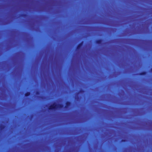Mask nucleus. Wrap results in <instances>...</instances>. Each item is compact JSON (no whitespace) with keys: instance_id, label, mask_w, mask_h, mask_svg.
Here are the masks:
<instances>
[{"instance_id":"6e6552de","label":"nucleus","mask_w":152,"mask_h":152,"mask_svg":"<svg viewBox=\"0 0 152 152\" xmlns=\"http://www.w3.org/2000/svg\"><path fill=\"white\" fill-rule=\"evenodd\" d=\"M80 92L81 93H83L84 92V91L83 89H81L80 90Z\"/></svg>"},{"instance_id":"20e7f679","label":"nucleus","mask_w":152,"mask_h":152,"mask_svg":"<svg viewBox=\"0 0 152 152\" xmlns=\"http://www.w3.org/2000/svg\"><path fill=\"white\" fill-rule=\"evenodd\" d=\"M102 42V39H100L98 40H97L96 41V44H101Z\"/></svg>"},{"instance_id":"7ed1b4c3","label":"nucleus","mask_w":152,"mask_h":152,"mask_svg":"<svg viewBox=\"0 0 152 152\" xmlns=\"http://www.w3.org/2000/svg\"><path fill=\"white\" fill-rule=\"evenodd\" d=\"M83 42L82 41L77 46V50H79L80 48L81 47V46L83 45Z\"/></svg>"},{"instance_id":"9d476101","label":"nucleus","mask_w":152,"mask_h":152,"mask_svg":"<svg viewBox=\"0 0 152 152\" xmlns=\"http://www.w3.org/2000/svg\"><path fill=\"white\" fill-rule=\"evenodd\" d=\"M36 94H39V91H37L36 92Z\"/></svg>"},{"instance_id":"f8f14e48","label":"nucleus","mask_w":152,"mask_h":152,"mask_svg":"<svg viewBox=\"0 0 152 152\" xmlns=\"http://www.w3.org/2000/svg\"><path fill=\"white\" fill-rule=\"evenodd\" d=\"M151 71L152 72V68L151 69Z\"/></svg>"},{"instance_id":"0eeeda50","label":"nucleus","mask_w":152,"mask_h":152,"mask_svg":"<svg viewBox=\"0 0 152 152\" xmlns=\"http://www.w3.org/2000/svg\"><path fill=\"white\" fill-rule=\"evenodd\" d=\"M31 94L30 92H27L25 94V96H29Z\"/></svg>"},{"instance_id":"f03ea898","label":"nucleus","mask_w":152,"mask_h":152,"mask_svg":"<svg viewBox=\"0 0 152 152\" xmlns=\"http://www.w3.org/2000/svg\"><path fill=\"white\" fill-rule=\"evenodd\" d=\"M71 104V102L69 101H67L66 103V105L64 108H68Z\"/></svg>"},{"instance_id":"423d86ee","label":"nucleus","mask_w":152,"mask_h":152,"mask_svg":"<svg viewBox=\"0 0 152 152\" xmlns=\"http://www.w3.org/2000/svg\"><path fill=\"white\" fill-rule=\"evenodd\" d=\"M5 127V126L4 125H1L0 126V130L1 131Z\"/></svg>"},{"instance_id":"39448f33","label":"nucleus","mask_w":152,"mask_h":152,"mask_svg":"<svg viewBox=\"0 0 152 152\" xmlns=\"http://www.w3.org/2000/svg\"><path fill=\"white\" fill-rule=\"evenodd\" d=\"M146 72L145 71H143L140 72L139 73V75H145L146 74Z\"/></svg>"},{"instance_id":"f257e3e1","label":"nucleus","mask_w":152,"mask_h":152,"mask_svg":"<svg viewBox=\"0 0 152 152\" xmlns=\"http://www.w3.org/2000/svg\"><path fill=\"white\" fill-rule=\"evenodd\" d=\"M63 107V105L62 104H56L54 103L49 107L48 109L50 110H56L58 108H61Z\"/></svg>"},{"instance_id":"1a4fd4ad","label":"nucleus","mask_w":152,"mask_h":152,"mask_svg":"<svg viewBox=\"0 0 152 152\" xmlns=\"http://www.w3.org/2000/svg\"><path fill=\"white\" fill-rule=\"evenodd\" d=\"M121 141L122 142H125L126 141V140H125L122 139L121 140Z\"/></svg>"},{"instance_id":"9b49d317","label":"nucleus","mask_w":152,"mask_h":152,"mask_svg":"<svg viewBox=\"0 0 152 152\" xmlns=\"http://www.w3.org/2000/svg\"><path fill=\"white\" fill-rule=\"evenodd\" d=\"M22 15L23 16H25L26 15L25 14V15L23 14V15Z\"/></svg>"}]
</instances>
